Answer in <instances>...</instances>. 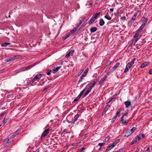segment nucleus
<instances>
[{
  "label": "nucleus",
  "mask_w": 152,
  "mask_h": 152,
  "mask_svg": "<svg viewBox=\"0 0 152 152\" xmlns=\"http://www.w3.org/2000/svg\"><path fill=\"white\" fill-rule=\"evenodd\" d=\"M42 75L41 74L37 75L34 78L33 80H32L30 83H31L34 82V81L38 79L41 77Z\"/></svg>",
  "instance_id": "1"
},
{
  "label": "nucleus",
  "mask_w": 152,
  "mask_h": 152,
  "mask_svg": "<svg viewBox=\"0 0 152 152\" xmlns=\"http://www.w3.org/2000/svg\"><path fill=\"white\" fill-rule=\"evenodd\" d=\"M49 130L50 129H48L45 130L42 134L41 137V138L45 137L49 132Z\"/></svg>",
  "instance_id": "2"
},
{
  "label": "nucleus",
  "mask_w": 152,
  "mask_h": 152,
  "mask_svg": "<svg viewBox=\"0 0 152 152\" xmlns=\"http://www.w3.org/2000/svg\"><path fill=\"white\" fill-rule=\"evenodd\" d=\"M79 115L78 114H77L75 116L74 119L70 121L69 122V123L72 124H74L75 122L77 119Z\"/></svg>",
  "instance_id": "3"
},
{
  "label": "nucleus",
  "mask_w": 152,
  "mask_h": 152,
  "mask_svg": "<svg viewBox=\"0 0 152 152\" xmlns=\"http://www.w3.org/2000/svg\"><path fill=\"white\" fill-rule=\"evenodd\" d=\"M137 15V12H136V13H135V14H134V15L132 18V19L130 21V23H132L134 22V20H135L136 19V17Z\"/></svg>",
  "instance_id": "4"
},
{
  "label": "nucleus",
  "mask_w": 152,
  "mask_h": 152,
  "mask_svg": "<svg viewBox=\"0 0 152 152\" xmlns=\"http://www.w3.org/2000/svg\"><path fill=\"white\" fill-rule=\"evenodd\" d=\"M75 50H72L70 51L69 52L66 56L65 57L66 58H68L70 56H72L73 54L74 53Z\"/></svg>",
  "instance_id": "5"
},
{
  "label": "nucleus",
  "mask_w": 152,
  "mask_h": 152,
  "mask_svg": "<svg viewBox=\"0 0 152 152\" xmlns=\"http://www.w3.org/2000/svg\"><path fill=\"white\" fill-rule=\"evenodd\" d=\"M107 77L106 75H105L104 77L99 82L98 84L100 85L102 84L104 81Z\"/></svg>",
  "instance_id": "6"
},
{
  "label": "nucleus",
  "mask_w": 152,
  "mask_h": 152,
  "mask_svg": "<svg viewBox=\"0 0 152 152\" xmlns=\"http://www.w3.org/2000/svg\"><path fill=\"white\" fill-rule=\"evenodd\" d=\"M20 131V129H18L16 131L14 134L11 135V137L12 138L14 137L15 136L17 135Z\"/></svg>",
  "instance_id": "7"
},
{
  "label": "nucleus",
  "mask_w": 152,
  "mask_h": 152,
  "mask_svg": "<svg viewBox=\"0 0 152 152\" xmlns=\"http://www.w3.org/2000/svg\"><path fill=\"white\" fill-rule=\"evenodd\" d=\"M145 136L143 134H140L137 137L138 139V140H139L142 139Z\"/></svg>",
  "instance_id": "8"
},
{
  "label": "nucleus",
  "mask_w": 152,
  "mask_h": 152,
  "mask_svg": "<svg viewBox=\"0 0 152 152\" xmlns=\"http://www.w3.org/2000/svg\"><path fill=\"white\" fill-rule=\"evenodd\" d=\"M120 63L118 62L117 63L114 67L112 68V72H113L119 65Z\"/></svg>",
  "instance_id": "9"
},
{
  "label": "nucleus",
  "mask_w": 152,
  "mask_h": 152,
  "mask_svg": "<svg viewBox=\"0 0 152 152\" xmlns=\"http://www.w3.org/2000/svg\"><path fill=\"white\" fill-rule=\"evenodd\" d=\"M121 121L122 124H125L128 123L129 120H125L124 119V118H121Z\"/></svg>",
  "instance_id": "10"
},
{
  "label": "nucleus",
  "mask_w": 152,
  "mask_h": 152,
  "mask_svg": "<svg viewBox=\"0 0 152 152\" xmlns=\"http://www.w3.org/2000/svg\"><path fill=\"white\" fill-rule=\"evenodd\" d=\"M61 66H58L56 68H54L52 70V72L53 73H56L61 68Z\"/></svg>",
  "instance_id": "11"
},
{
  "label": "nucleus",
  "mask_w": 152,
  "mask_h": 152,
  "mask_svg": "<svg viewBox=\"0 0 152 152\" xmlns=\"http://www.w3.org/2000/svg\"><path fill=\"white\" fill-rule=\"evenodd\" d=\"M124 104L126 105V107L127 108L129 107L131 105V102L129 101H126L125 102Z\"/></svg>",
  "instance_id": "12"
},
{
  "label": "nucleus",
  "mask_w": 152,
  "mask_h": 152,
  "mask_svg": "<svg viewBox=\"0 0 152 152\" xmlns=\"http://www.w3.org/2000/svg\"><path fill=\"white\" fill-rule=\"evenodd\" d=\"M14 57H10L9 58H7V59H5V61L6 62H7L9 61H10L12 60H14V59H15L14 58Z\"/></svg>",
  "instance_id": "13"
},
{
  "label": "nucleus",
  "mask_w": 152,
  "mask_h": 152,
  "mask_svg": "<svg viewBox=\"0 0 152 152\" xmlns=\"http://www.w3.org/2000/svg\"><path fill=\"white\" fill-rule=\"evenodd\" d=\"M97 30V28L96 27H92L90 29V31L91 32H94L95 31H96Z\"/></svg>",
  "instance_id": "14"
},
{
  "label": "nucleus",
  "mask_w": 152,
  "mask_h": 152,
  "mask_svg": "<svg viewBox=\"0 0 152 152\" xmlns=\"http://www.w3.org/2000/svg\"><path fill=\"white\" fill-rule=\"evenodd\" d=\"M134 37L135 42H136L138 40V39H139L140 38V37L138 36V35H136V34H135Z\"/></svg>",
  "instance_id": "15"
},
{
  "label": "nucleus",
  "mask_w": 152,
  "mask_h": 152,
  "mask_svg": "<svg viewBox=\"0 0 152 152\" xmlns=\"http://www.w3.org/2000/svg\"><path fill=\"white\" fill-rule=\"evenodd\" d=\"M95 20L94 18L92 17L89 22V24H92L95 21Z\"/></svg>",
  "instance_id": "16"
},
{
  "label": "nucleus",
  "mask_w": 152,
  "mask_h": 152,
  "mask_svg": "<svg viewBox=\"0 0 152 152\" xmlns=\"http://www.w3.org/2000/svg\"><path fill=\"white\" fill-rule=\"evenodd\" d=\"M148 64V63L147 62H145L143 63L140 66L141 68H143L145 67V66H147Z\"/></svg>",
  "instance_id": "17"
},
{
  "label": "nucleus",
  "mask_w": 152,
  "mask_h": 152,
  "mask_svg": "<svg viewBox=\"0 0 152 152\" xmlns=\"http://www.w3.org/2000/svg\"><path fill=\"white\" fill-rule=\"evenodd\" d=\"M137 140H138V139L137 137H136V138H134L131 144L133 145L135 143Z\"/></svg>",
  "instance_id": "18"
},
{
  "label": "nucleus",
  "mask_w": 152,
  "mask_h": 152,
  "mask_svg": "<svg viewBox=\"0 0 152 152\" xmlns=\"http://www.w3.org/2000/svg\"><path fill=\"white\" fill-rule=\"evenodd\" d=\"M104 22L103 19H101L99 22V24L100 26H103L104 24Z\"/></svg>",
  "instance_id": "19"
},
{
  "label": "nucleus",
  "mask_w": 152,
  "mask_h": 152,
  "mask_svg": "<svg viewBox=\"0 0 152 152\" xmlns=\"http://www.w3.org/2000/svg\"><path fill=\"white\" fill-rule=\"evenodd\" d=\"M134 64L133 63V61H131L129 63L127 64V66L129 68H130L131 66Z\"/></svg>",
  "instance_id": "20"
},
{
  "label": "nucleus",
  "mask_w": 152,
  "mask_h": 152,
  "mask_svg": "<svg viewBox=\"0 0 152 152\" xmlns=\"http://www.w3.org/2000/svg\"><path fill=\"white\" fill-rule=\"evenodd\" d=\"M132 133H131V132H130V131L128 130L125 133V135L126 136H129Z\"/></svg>",
  "instance_id": "21"
},
{
  "label": "nucleus",
  "mask_w": 152,
  "mask_h": 152,
  "mask_svg": "<svg viewBox=\"0 0 152 152\" xmlns=\"http://www.w3.org/2000/svg\"><path fill=\"white\" fill-rule=\"evenodd\" d=\"M96 83V81H94V82L92 84L91 86L89 88V90H91L92 88L94 87V86L95 85Z\"/></svg>",
  "instance_id": "22"
},
{
  "label": "nucleus",
  "mask_w": 152,
  "mask_h": 152,
  "mask_svg": "<svg viewBox=\"0 0 152 152\" xmlns=\"http://www.w3.org/2000/svg\"><path fill=\"white\" fill-rule=\"evenodd\" d=\"M110 107V105H107L106 106L104 110V113H105L108 110V109Z\"/></svg>",
  "instance_id": "23"
},
{
  "label": "nucleus",
  "mask_w": 152,
  "mask_h": 152,
  "mask_svg": "<svg viewBox=\"0 0 152 152\" xmlns=\"http://www.w3.org/2000/svg\"><path fill=\"white\" fill-rule=\"evenodd\" d=\"M100 12H99L98 13H96L95 15H93L92 17L94 18L95 19H96L97 18L98 16L100 15Z\"/></svg>",
  "instance_id": "24"
},
{
  "label": "nucleus",
  "mask_w": 152,
  "mask_h": 152,
  "mask_svg": "<svg viewBox=\"0 0 152 152\" xmlns=\"http://www.w3.org/2000/svg\"><path fill=\"white\" fill-rule=\"evenodd\" d=\"M88 71L87 69H86L85 70V72L82 74V76L83 77H85L87 75V74L88 72Z\"/></svg>",
  "instance_id": "25"
},
{
  "label": "nucleus",
  "mask_w": 152,
  "mask_h": 152,
  "mask_svg": "<svg viewBox=\"0 0 152 152\" xmlns=\"http://www.w3.org/2000/svg\"><path fill=\"white\" fill-rule=\"evenodd\" d=\"M113 147H112V146L110 145L106 149L105 152H108L109 151L112 149Z\"/></svg>",
  "instance_id": "26"
},
{
  "label": "nucleus",
  "mask_w": 152,
  "mask_h": 152,
  "mask_svg": "<svg viewBox=\"0 0 152 152\" xmlns=\"http://www.w3.org/2000/svg\"><path fill=\"white\" fill-rule=\"evenodd\" d=\"M91 91V90H89V89L88 88V90L85 92L83 95L84 97L86 96L89 94Z\"/></svg>",
  "instance_id": "27"
},
{
  "label": "nucleus",
  "mask_w": 152,
  "mask_h": 152,
  "mask_svg": "<svg viewBox=\"0 0 152 152\" xmlns=\"http://www.w3.org/2000/svg\"><path fill=\"white\" fill-rule=\"evenodd\" d=\"M77 28V27L74 28L71 31V34H73L76 31Z\"/></svg>",
  "instance_id": "28"
},
{
  "label": "nucleus",
  "mask_w": 152,
  "mask_h": 152,
  "mask_svg": "<svg viewBox=\"0 0 152 152\" xmlns=\"http://www.w3.org/2000/svg\"><path fill=\"white\" fill-rule=\"evenodd\" d=\"M136 129L135 127H133L131 129L129 130L130 131V132H131V133L132 134L135 130Z\"/></svg>",
  "instance_id": "29"
},
{
  "label": "nucleus",
  "mask_w": 152,
  "mask_h": 152,
  "mask_svg": "<svg viewBox=\"0 0 152 152\" xmlns=\"http://www.w3.org/2000/svg\"><path fill=\"white\" fill-rule=\"evenodd\" d=\"M104 17L105 18L108 20H110L111 19V18L110 17L107 15H105Z\"/></svg>",
  "instance_id": "30"
},
{
  "label": "nucleus",
  "mask_w": 152,
  "mask_h": 152,
  "mask_svg": "<svg viewBox=\"0 0 152 152\" xmlns=\"http://www.w3.org/2000/svg\"><path fill=\"white\" fill-rule=\"evenodd\" d=\"M10 44V43L5 42V43H3V44H2V45H1V46H4V47H6L7 45H9Z\"/></svg>",
  "instance_id": "31"
},
{
  "label": "nucleus",
  "mask_w": 152,
  "mask_h": 152,
  "mask_svg": "<svg viewBox=\"0 0 152 152\" xmlns=\"http://www.w3.org/2000/svg\"><path fill=\"white\" fill-rule=\"evenodd\" d=\"M145 26V24H142L139 29L141 31L142 29L144 28Z\"/></svg>",
  "instance_id": "32"
},
{
  "label": "nucleus",
  "mask_w": 152,
  "mask_h": 152,
  "mask_svg": "<svg viewBox=\"0 0 152 152\" xmlns=\"http://www.w3.org/2000/svg\"><path fill=\"white\" fill-rule=\"evenodd\" d=\"M128 67H127V66L126 65V67L125 69H124V72L125 73L126 72L128 71L129 69L130 68H129Z\"/></svg>",
  "instance_id": "33"
},
{
  "label": "nucleus",
  "mask_w": 152,
  "mask_h": 152,
  "mask_svg": "<svg viewBox=\"0 0 152 152\" xmlns=\"http://www.w3.org/2000/svg\"><path fill=\"white\" fill-rule=\"evenodd\" d=\"M85 89H84L83 90H82L80 93L79 96H80V97H81V96L84 93L85 91Z\"/></svg>",
  "instance_id": "34"
},
{
  "label": "nucleus",
  "mask_w": 152,
  "mask_h": 152,
  "mask_svg": "<svg viewBox=\"0 0 152 152\" xmlns=\"http://www.w3.org/2000/svg\"><path fill=\"white\" fill-rule=\"evenodd\" d=\"M80 98V96L78 95V96L74 99V102H76L78 101Z\"/></svg>",
  "instance_id": "35"
},
{
  "label": "nucleus",
  "mask_w": 152,
  "mask_h": 152,
  "mask_svg": "<svg viewBox=\"0 0 152 152\" xmlns=\"http://www.w3.org/2000/svg\"><path fill=\"white\" fill-rule=\"evenodd\" d=\"M141 31H140V29H138L137 31L136 32V33L135 34H136V35H138L140 33Z\"/></svg>",
  "instance_id": "36"
},
{
  "label": "nucleus",
  "mask_w": 152,
  "mask_h": 152,
  "mask_svg": "<svg viewBox=\"0 0 152 152\" xmlns=\"http://www.w3.org/2000/svg\"><path fill=\"white\" fill-rule=\"evenodd\" d=\"M121 108H119L118 109L117 112L116 113V115H118L120 113L121 111Z\"/></svg>",
  "instance_id": "37"
},
{
  "label": "nucleus",
  "mask_w": 152,
  "mask_h": 152,
  "mask_svg": "<svg viewBox=\"0 0 152 152\" xmlns=\"http://www.w3.org/2000/svg\"><path fill=\"white\" fill-rule=\"evenodd\" d=\"M105 143V142H102V143H99L98 144V145L100 146L101 147L103 145H104Z\"/></svg>",
  "instance_id": "38"
},
{
  "label": "nucleus",
  "mask_w": 152,
  "mask_h": 152,
  "mask_svg": "<svg viewBox=\"0 0 152 152\" xmlns=\"http://www.w3.org/2000/svg\"><path fill=\"white\" fill-rule=\"evenodd\" d=\"M12 57H14V60L18 59L19 58V56H16Z\"/></svg>",
  "instance_id": "39"
},
{
  "label": "nucleus",
  "mask_w": 152,
  "mask_h": 152,
  "mask_svg": "<svg viewBox=\"0 0 152 152\" xmlns=\"http://www.w3.org/2000/svg\"><path fill=\"white\" fill-rule=\"evenodd\" d=\"M7 118H4V120L2 121V122L3 123H5L7 122Z\"/></svg>",
  "instance_id": "40"
},
{
  "label": "nucleus",
  "mask_w": 152,
  "mask_h": 152,
  "mask_svg": "<svg viewBox=\"0 0 152 152\" xmlns=\"http://www.w3.org/2000/svg\"><path fill=\"white\" fill-rule=\"evenodd\" d=\"M127 113H123V115L121 117V118H124V117L126 115Z\"/></svg>",
  "instance_id": "41"
},
{
  "label": "nucleus",
  "mask_w": 152,
  "mask_h": 152,
  "mask_svg": "<svg viewBox=\"0 0 152 152\" xmlns=\"http://www.w3.org/2000/svg\"><path fill=\"white\" fill-rule=\"evenodd\" d=\"M85 149V148H84L83 147H82L79 150V152H82V151L84 150Z\"/></svg>",
  "instance_id": "42"
},
{
  "label": "nucleus",
  "mask_w": 152,
  "mask_h": 152,
  "mask_svg": "<svg viewBox=\"0 0 152 152\" xmlns=\"http://www.w3.org/2000/svg\"><path fill=\"white\" fill-rule=\"evenodd\" d=\"M145 152H150V147H148Z\"/></svg>",
  "instance_id": "43"
},
{
  "label": "nucleus",
  "mask_w": 152,
  "mask_h": 152,
  "mask_svg": "<svg viewBox=\"0 0 152 152\" xmlns=\"http://www.w3.org/2000/svg\"><path fill=\"white\" fill-rule=\"evenodd\" d=\"M52 72L51 70L48 71L47 73V74L48 75H50V74L51 72Z\"/></svg>",
  "instance_id": "44"
},
{
  "label": "nucleus",
  "mask_w": 152,
  "mask_h": 152,
  "mask_svg": "<svg viewBox=\"0 0 152 152\" xmlns=\"http://www.w3.org/2000/svg\"><path fill=\"white\" fill-rule=\"evenodd\" d=\"M83 77L82 76V75L80 76V79L79 80V82H80L81 81H82V80H83Z\"/></svg>",
  "instance_id": "45"
},
{
  "label": "nucleus",
  "mask_w": 152,
  "mask_h": 152,
  "mask_svg": "<svg viewBox=\"0 0 152 152\" xmlns=\"http://www.w3.org/2000/svg\"><path fill=\"white\" fill-rule=\"evenodd\" d=\"M148 20V19H145V20H144V23H143V24H145V25H146V23H147V22Z\"/></svg>",
  "instance_id": "46"
},
{
  "label": "nucleus",
  "mask_w": 152,
  "mask_h": 152,
  "mask_svg": "<svg viewBox=\"0 0 152 152\" xmlns=\"http://www.w3.org/2000/svg\"><path fill=\"white\" fill-rule=\"evenodd\" d=\"M126 17L125 16H123L121 18V19L122 20H126Z\"/></svg>",
  "instance_id": "47"
},
{
  "label": "nucleus",
  "mask_w": 152,
  "mask_h": 152,
  "mask_svg": "<svg viewBox=\"0 0 152 152\" xmlns=\"http://www.w3.org/2000/svg\"><path fill=\"white\" fill-rule=\"evenodd\" d=\"M110 139V138L109 137H107L105 139V141H108Z\"/></svg>",
  "instance_id": "48"
},
{
  "label": "nucleus",
  "mask_w": 152,
  "mask_h": 152,
  "mask_svg": "<svg viewBox=\"0 0 152 152\" xmlns=\"http://www.w3.org/2000/svg\"><path fill=\"white\" fill-rule=\"evenodd\" d=\"M116 145H115L114 142H113V143L111 145L112 146V147H114Z\"/></svg>",
  "instance_id": "49"
},
{
  "label": "nucleus",
  "mask_w": 152,
  "mask_h": 152,
  "mask_svg": "<svg viewBox=\"0 0 152 152\" xmlns=\"http://www.w3.org/2000/svg\"><path fill=\"white\" fill-rule=\"evenodd\" d=\"M81 23H82V21H80V22L78 23V24L77 26V28H78V26L80 25V24H81Z\"/></svg>",
  "instance_id": "50"
},
{
  "label": "nucleus",
  "mask_w": 152,
  "mask_h": 152,
  "mask_svg": "<svg viewBox=\"0 0 152 152\" xmlns=\"http://www.w3.org/2000/svg\"><path fill=\"white\" fill-rule=\"evenodd\" d=\"M118 115H116L114 116V117L113 118V119H114V120H115V119L117 117Z\"/></svg>",
  "instance_id": "51"
},
{
  "label": "nucleus",
  "mask_w": 152,
  "mask_h": 152,
  "mask_svg": "<svg viewBox=\"0 0 152 152\" xmlns=\"http://www.w3.org/2000/svg\"><path fill=\"white\" fill-rule=\"evenodd\" d=\"M149 73L150 74H152V70L151 69L149 70Z\"/></svg>",
  "instance_id": "52"
},
{
  "label": "nucleus",
  "mask_w": 152,
  "mask_h": 152,
  "mask_svg": "<svg viewBox=\"0 0 152 152\" xmlns=\"http://www.w3.org/2000/svg\"><path fill=\"white\" fill-rule=\"evenodd\" d=\"M114 142L115 145H116V144L118 142V140H116Z\"/></svg>",
  "instance_id": "53"
},
{
  "label": "nucleus",
  "mask_w": 152,
  "mask_h": 152,
  "mask_svg": "<svg viewBox=\"0 0 152 152\" xmlns=\"http://www.w3.org/2000/svg\"><path fill=\"white\" fill-rule=\"evenodd\" d=\"M136 58H134L133 59L132 61H133V63L134 64V61L136 60Z\"/></svg>",
  "instance_id": "54"
},
{
  "label": "nucleus",
  "mask_w": 152,
  "mask_h": 152,
  "mask_svg": "<svg viewBox=\"0 0 152 152\" xmlns=\"http://www.w3.org/2000/svg\"><path fill=\"white\" fill-rule=\"evenodd\" d=\"M71 34V33H69V34H68L66 37V38H68L70 36V35Z\"/></svg>",
  "instance_id": "55"
},
{
  "label": "nucleus",
  "mask_w": 152,
  "mask_h": 152,
  "mask_svg": "<svg viewBox=\"0 0 152 152\" xmlns=\"http://www.w3.org/2000/svg\"><path fill=\"white\" fill-rule=\"evenodd\" d=\"M111 73V72H108V73H107V75H106V76H107V75H109Z\"/></svg>",
  "instance_id": "56"
},
{
  "label": "nucleus",
  "mask_w": 152,
  "mask_h": 152,
  "mask_svg": "<svg viewBox=\"0 0 152 152\" xmlns=\"http://www.w3.org/2000/svg\"><path fill=\"white\" fill-rule=\"evenodd\" d=\"M113 98H111V99H110V100L109 101H108V103H109L113 99Z\"/></svg>",
  "instance_id": "57"
},
{
  "label": "nucleus",
  "mask_w": 152,
  "mask_h": 152,
  "mask_svg": "<svg viewBox=\"0 0 152 152\" xmlns=\"http://www.w3.org/2000/svg\"><path fill=\"white\" fill-rule=\"evenodd\" d=\"M114 10L113 8H111L110 9V11L112 12H113Z\"/></svg>",
  "instance_id": "58"
},
{
  "label": "nucleus",
  "mask_w": 152,
  "mask_h": 152,
  "mask_svg": "<svg viewBox=\"0 0 152 152\" xmlns=\"http://www.w3.org/2000/svg\"><path fill=\"white\" fill-rule=\"evenodd\" d=\"M50 86H48L47 87H46V88H45V89H44V90H46V89H48L49 87H50Z\"/></svg>",
  "instance_id": "59"
},
{
  "label": "nucleus",
  "mask_w": 152,
  "mask_h": 152,
  "mask_svg": "<svg viewBox=\"0 0 152 152\" xmlns=\"http://www.w3.org/2000/svg\"><path fill=\"white\" fill-rule=\"evenodd\" d=\"M85 17L84 18H83L82 19V20H80V21H81L82 22L84 20H85Z\"/></svg>",
  "instance_id": "60"
},
{
  "label": "nucleus",
  "mask_w": 152,
  "mask_h": 152,
  "mask_svg": "<svg viewBox=\"0 0 152 152\" xmlns=\"http://www.w3.org/2000/svg\"><path fill=\"white\" fill-rule=\"evenodd\" d=\"M139 150H140V149L139 148H137L136 151V152H138L139 151Z\"/></svg>",
  "instance_id": "61"
},
{
  "label": "nucleus",
  "mask_w": 152,
  "mask_h": 152,
  "mask_svg": "<svg viewBox=\"0 0 152 152\" xmlns=\"http://www.w3.org/2000/svg\"><path fill=\"white\" fill-rule=\"evenodd\" d=\"M67 38H66V37H65L63 39V40H65Z\"/></svg>",
  "instance_id": "62"
},
{
  "label": "nucleus",
  "mask_w": 152,
  "mask_h": 152,
  "mask_svg": "<svg viewBox=\"0 0 152 152\" xmlns=\"http://www.w3.org/2000/svg\"><path fill=\"white\" fill-rule=\"evenodd\" d=\"M4 113H3V114H1V115H0V117H2L3 116V115H4Z\"/></svg>",
  "instance_id": "63"
},
{
  "label": "nucleus",
  "mask_w": 152,
  "mask_h": 152,
  "mask_svg": "<svg viewBox=\"0 0 152 152\" xmlns=\"http://www.w3.org/2000/svg\"><path fill=\"white\" fill-rule=\"evenodd\" d=\"M31 67V66H29L26 67V68H27V69H28V68H30Z\"/></svg>",
  "instance_id": "64"
}]
</instances>
